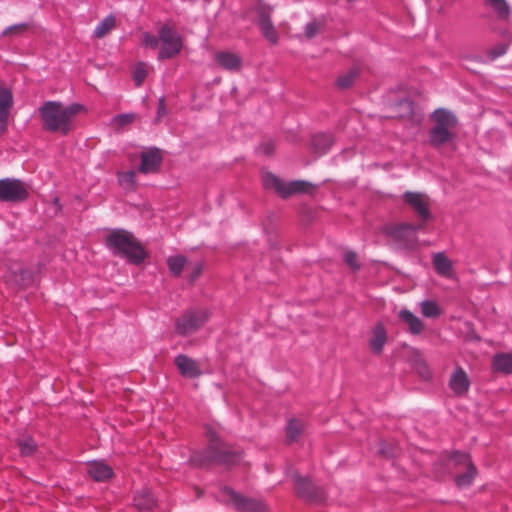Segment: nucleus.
<instances>
[{"label": "nucleus", "mask_w": 512, "mask_h": 512, "mask_svg": "<svg viewBox=\"0 0 512 512\" xmlns=\"http://www.w3.org/2000/svg\"><path fill=\"white\" fill-rule=\"evenodd\" d=\"M432 264L438 275L448 279L454 277L453 263L443 252L433 254Z\"/></svg>", "instance_id": "obj_23"}, {"label": "nucleus", "mask_w": 512, "mask_h": 512, "mask_svg": "<svg viewBox=\"0 0 512 512\" xmlns=\"http://www.w3.org/2000/svg\"><path fill=\"white\" fill-rule=\"evenodd\" d=\"M13 103V96L11 92L0 85V113L9 114V109Z\"/></svg>", "instance_id": "obj_34"}, {"label": "nucleus", "mask_w": 512, "mask_h": 512, "mask_svg": "<svg viewBox=\"0 0 512 512\" xmlns=\"http://www.w3.org/2000/svg\"><path fill=\"white\" fill-rule=\"evenodd\" d=\"M495 372L509 374L512 372V354H495L492 362Z\"/></svg>", "instance_id": "obj_26"}, {"label": "nucleus", "mask_w": 512, "mask_h": 512, "mask_svg": "<svg viewBox=\"0 0 512 512\" xmlns=\"http://www.w3.org/2000/svg\"><path fill=\"white\" fill-rule=\"evenodd\" d=\"M162 156L160 149L152 147L140 154V165L137 171L142 174L156 173L160 169Z\"/></svg>", "instance_id": "obj_13"}, {"label": "nucleus", "mask_w": 512, "mask_h": 512, "mask_svg": "<svg viewBox=\"0 0 512 512\" xmlns=\"http://www.w3.org/2000/svg\"><path fill=\"white\" fill-rule=\"evenodd\" d=\"M448 468H454L457 470L464 469V473H457L455 476V482L458 487H467L469 486L475 475L476 468L472 464L471 459L468 454L456 452L448 458L447 462Z\"/></svg>", "instance_id": "obj_9"}, {"label": "nucleus", "mask_w": 512, "mask_h": 512, "mask_svg": "<svg viewBox=\"0 0 512 512\" xmlns=\"http://www.w3.org/2000/svg\"><path fill=\"white\" fill-rule=\"evenodd\" d=\"M487 4L496 12L499 19H507L510 15V7L505 0H486Z\"/></svg>", "instance_id": "obj_32"}, {"label": "nucleus", "mask_w": 512, "mask_h": 512, "mask_svg": "<svg viewBox=\"0 0 512 512\" xmlns=\"http://www.w3.org/2000/svg\"><path fill=\"white\" fill-rule=\"evenodd\" d=\"M106 244L115 255L126 258L131 264H142L147 257L140 242L124 229H115L109 233Z\"/></svg>", "instance_id": "obj_4"}, {"label": "nucleus", "mask_w": 512, "mask_h": 512, "mask_svg": "<svg viewBox=\"0 0 512 512\" xmlns=\"http://www.w3.org/2000/svg\"><path fill=\"white\" fill-rule=\"evenodd\" d=\"M399 105H403V106H405V107L407 108V110H408V113H412V107H413V105H412V102H411V101H409V100H403V101H400V102H399Z\"/></svg>", "instance_id": "obj_48"}, {"label": "nucleus", "mask_w": 512, "mask_h": 512, "mask_svg": "<svg viewBox=\"0 0 512 512\" xmlns=\"http://www.w3.org/2000/svg\"><path fill=\"white\" fill-rule=\"evenodd\" d=\"M398 319L401 324L413 335H418L424 330L423 321L406 308L399 311Z\"/></svg>", "instance_id": "obj_22"}, {"label": "nucleus", "mask_w": 512, "mask_h": 512, "mask_svg": "<svg viewBox=\"0 0 512 512\" xmlns=\"http://www.w3.org/2000/svg\"><path fill=\"white\" fill-rule=\"evenodd\" d=\"M321 24L318 22H309L305 26V35L307 38H313L320 31Z\"/></svg>", "instance_id": "obj_42"}, {"label": "nucleus", "mask_w": 512, "mask_h": 512, "mask_svg": "<svg viewBox=\"0 0 512 512\" xmlns=\"http://www.w3.org/2000/svg\"><path fill=\"white\" fill-rule=\"evenodd\" d=\"M335 142V138L332 133L329 132H317L314 133L309 141V149L311 153L317 157L323 156L329 152Z\"/></svg>", "instance_id": "obj_16"}, {"label": "nucleus", "mask_w": 512, "mask_h": 512, "mask_svg": "<svg viewBox=\"0 0 512 512\" xmlns=\"http://www.w3.org/2000/svg\"><path fill=\"white\" fill-rule=\"evenodd\" d=\"M420 312L426 318L435 319L442 315V309L434 300H423L419 303Z\"/></svg>", "instance_id": "obj_28"}, {"label": "nucleus", "mask_w": 512, "mask_h": 512, "mask_svg": "<svg viewBox=\"0 0 512 512\" xmlns=\"http://www.w3.org/2000/svg\"><path fill=\"white\" fill-rule=\"evenodd\" d=\"M343 261L347 266H349L353 271H357L360 269V265L357 261V255L353 251H346L343 255Z\"/></svg>", "instance_id": "obj_39"}, {"label": "nucleus", "mask_w": 512, "mask_h": 512, "mask_svg": "<svg viewBox=\"0 0 512 512\" xmlns=\"http://www.w3.org/2000/svg\"><path fill=\"white\" fill-rule=\"evenodd\" d=\"M403 200L416 213L419 223L425 225L431 218L429 197L423 193L407 191L403 194Z\"/></svg>", "instance_id": "obj_11"}, {"label": "nucleus", "mask_w": 512, "mask_h": 512, "mask_svg": "<svg viewBox=\"0 0 512 512\" xmlns=\"http://www.w3.org/2000/svg\"><path fill=\"white\" fill-rule=\"evenodd\" d=\"M290 480H293L296 490L301 497L314 502L324 500L323 490L315 486L310 479L303 478L297 473L290 471Z\"/></svg>", "instance_id": "obj_12"}, {"label": "nucleus", "mask_w": 512, "mask_h": 512, "mask_svg": "<svg viewBox=\"0 0 512 512\" xmlns=\"http://www.w3.org/2000/svg\"><path fill=\"white\" fill-rule=\"evenodd\" d=\"M317 189V185L305 180L290 181V195L307 194L312 195Z\"/></svg>", "instance_id": "obj_27"}, {"label": "nucleus", "mask_w": 512, "mask_h": 512, "mask_svg": "<svg viewBox=\"0 0 512 512\" xmlns=\"http://www.w3.org/2000/svg\"><path fill=\"white\" fill-rule=\"evenodd\" d=\"M206 437L208 440V447L206 449L194 451L191 454V465L204 468L214 463L233 465L241 460V453L233 450L230 446L224 443L213 428H206Z\"/></svg>", "instance_id": "obj_2"}, {"label": "nucleus", "mask_w": 512, "mask_h": 512, "mask_svg": "<svg viewBox=\"0 0 512 512\" xmlns=\"http://www.w3.org/2000/svg\"><path fill=\"white\" fill-rule=\"evenodd\" d=\"M214 61L223 70L229 72H239L243 64V60L238 54L226 50L217 51Z\"/></svg>", "instance_id": "obj_17"}, {"label": "nucleus", "mask_w": 512, "mask_h": 512, "mask_svg": "<svg viewBox=\"0 0 512 512\" xmlns=\"http://www.w3.org/2000/svg\"><path fill=\"white\" fill-rule=\"evenodd\" d=\"M187 269L189 270V282L193 283L202 273L204 265L202 262L198 261L188 264Z\"/></svg>", "instance_id": "obj_38"}, {"label": "nucleus", "mask_w": 512, "mask_h": 512, "mask_svg": "<svg viewBox=\"0 0 512 512\" xmlns=\"http://www.w3.org/2000/svg\"><path fill=\"white\" fill-rule=\"evenodd\" d=\"M209 319L204 309H189L175 321V330L180 335H189L198 331Z\"/></svg>", "instance_id": "obj_8"}, {"label": "nucleus", "mask_w": 512, "mask_h": 512, "mask_svg": "<svg viewBox=\"0 0 512 512\" xmlns=\"http://www.w3.org/2000/svg\"><path fill=\"white\" fill-rule=\"evenodd\" d=\"M507 49H508L507 44L499 43L487 51V57L489 60L493 61V60L503 56L504 54H506Z\"/></svg>", "instance_id": "obj_37"}, {"label": "nucleus", "mask_w": 512, "mask_h": 512, "mask_svg": "<svg viewBox=\"0 0 512 512\" xmlns=\"http://www.w3.org/2000/svg\"><path fill=\"white\" fill-rule=\"evenodd\" d=\"M87 474L96 482H106L114 476L113 469L100 460H94L87 464Z\"/></svg>", "instance_id": "obj_20"}, {"label": "nucleus", "mask_w": 512, "mask_h": 512, "mask_svg": "<svg viewBox=\"0 0 512 512\" xmlns=\"http://www.w3.org/2000/svg\"><path fill=\"white\" fill-rule=\"evenodd\" d=\"M291 141H293V142H297V141H299V140H298L295 136H293V137H291V136H290V142H291Z\"/></svg>", "instance_id": "obj_50"}, {"label": "nucleus", "mask_w": 512, "mask_h": 512, "mask_svg": "<svg viewBox=\"0 0 512 512\" xmlns=\"http://www.w3.org/2000/svg\"><path fill=\"white\" fill-rule=\"evenodd\" d=\"M306 425L302 420L290 419V444L302 439Z\"/></svg>", "instance_id": "obj_31"}, {"label": "nucleus", "mask_w": 512, "mask_h": 512, "mask_svg": "<svg viewBox=\"0 0 512 512\" xmlns=\"http://www.w3.org/2000/svg\"><path fill=\"white\" fill-rule=\"evenodd\" d=\"M147 72L142 65L136 67L133 73V79L137 86H140L146 78Z\"/></svg>", "instance_id": "obj_41"}, {"label": "nucleus", "mask_w": 512, "mask_h": 512, "mask_svg": "<svg viewBox=\"0 0 512 512\" xmlns=\"http://www.w3.org/2000/svg\"><path fill=\"white\" fill-rule=\"evenodd\" d=\"M419 374L424 378V379H429L430 376H431V373L428 369V367L425 365V364H420L419 365Z\"/></svg>", "instance_id": "obj_47"}, {"label": "nucleus", "mask_w": 512, "mask_h": 512, "mask_svg": "<svg viewBox=\"0 0 512 512\" xmlns=\"http://www.w3.org/2000/svg\"><path fill=\"white\" fill-rule=\"evenodd\" d=\"M449 387L457 396H463L468 392L470 380L467 373L461 367H457L451 374Z\"/></svg>", "instance_id": "obj_21"}, {"label": "nucleus", "mask_w": 512, "mask_h": 512, "mask_svg": "<svg viewBox=\"0 0 512 512\" xmlns=\"http://www.w3.org/2000/svg\"><path fill=\"white\" fill-rule=\"evenodd\" d=\"M115 26V19L112 16H108L103 19L95 28L94 36L96 38H102L109 33Z\"/></svg>", "instance_id": "obj_33"}, {"label": "nucleus", "mask_w": 512, "mask_h": 512, "mask_svg": "<svg viewBox=\"0 0 512 512\" xmlns=\"http://www.w3.org/2000/svg\"><path fill=\"white\" fill-rule=\"evenodd\" d=\"M256 22L263 36L271 43L277 42V34L270 20V8L259 3L256 7Z\"/></svg>", "instance_id": "obj_14"}, {"label": "nucleus", "mask_w": 512, "mask_h": 512, "mask_svg": "<svg viewBox=\"0 0 512 512\" xmlns=\"http://www.w3.org/2000/svg\"><path fill=\"white\" fill-rule=\"evenodd\" d=\"M431 120L434 123L428 132L431 147L440 149L454 141L458 118L451 110L438 108L431 114Z\"/></svg>", "instance_id": "obj_5"}, {"label": "nucleus", "mask_w": 512, "mask_h": 512, "mask_svg": "<svg viewBox=\"0 0 512 512\" xmlns=\"http://www.w3.org/2000/svg\"><path fill=\"white\" fill-rule=\"evenodd\" d=\"M175 364L182 376L195 378L202 374V367L199 362L193 360L186 354H178Z\"/></svg>", "instance_id": "obj_19"}, {"label": "nucleus", "mask_w": 512, "mask_h": 512, "mask_svg": "<svg viewBox=\"0 0 512 512\" xmlns=\"http://www.w3.org/2000/svg\"><path fill=\"white\" fill-rule=\"evenodd\" d=\"M28 190L24 182L15 178L0 179V201L18 203L28 198Z\"/></svg>", "instance_id": "obj_10"}, {"label": "nucleus", "mask_w": 512, "mask_h": 512, "mask_svg": "<svg viewBox=\"0 0 512 512\" xmlns=\"http://www.w3.org/2000/svg\"><path fill=\"white\" fill-rule=\"evenodd\" d=\"M462 60L463 61H469V60H477V61H482V59L478 56H475V57H471V56H463L462 57Z\"/></svg>", "instance_id": "obj_49"}, {"label": "nucleus", "mask_w": 512, "mask_h": 512, "mask_svg": "<svg viewBox=\"0 0 512 512\" xmlns=\"http://www.w3.org/2000/svg\"><path fill=\"white\" fill-rule=\"evenodd\" d=\"M166 113H167V110H166L165 100H164V98H161L158 103L157 118L158 119L162 118L164 115H166Z\"/></svg>", "instance_id": "obj_45"}, {"label": "nucleus", "mask_w": 512, "mask_h": 512, "mask_svg": "<svg viewBox=\"0 0 512 512\" xmlns=\"http://www.w3.org/2000/svg\"><path fill=\"white\" fill-rule=\"evenodd\" d=\"M217 499L233 506L239 512H266V505L257 499L244 497L228 486H221Z\"/></svg>", "instance_id": "obj_7"}, {"label": "nucleus", "mask_w": 512, "mask_h": 512, "mask_svg": "<svg viewBox=\"0 0 512 512\" xmlns=\"http://www.w3.org/2000/svg\"><path fill=\"white\" fill-rule=\"evenodd\" d=\"M84 109L83 105H64L59 101H45L38 109L42 128L51 133L68 135L74 127V118Z\"/></svg>", "instance_id": "obj_1"}, {"label": "nucleus", "mask_w": 512, "mask_h": 512, "mask_svg": "<svg viewBox=\"0 0 512 512\" xmlns=\"http://www.w3.org/2000/svg\"><path fill=\"white\" fill-rule=\"evenodd\" d=\"M358 75V70L356 68L351 69L344 75H341L337 79V86L341 89L349 88L356 79Z\"/></svg>", "instance_id": "obj_35"}, {"label": "nucleus", "mask_w": 512, "mask_h": 512, "mask_svg": "<svg viewBox=\"0 0 512 512\" xmlns=\"http://www.w3.org/2000/svg\"><path fill=\"white\" fill-rule=\"evenodd\" d=\"M137 170H129L117 173V180L121 187L125 190L132 191L136 188Z\"/></svg>", "instance_id": "obj_29"}, {"label": "nucleus", "mask_w": 512, "mask_h": 512, "mask_svg": "<svg viewBox=\"0 0 512 512\" xmlns=\"http://www.w3.org/2000/svg\"><path fill=\"white\" fill-rule=\"evenodd\" d=\"M167 265H168L170 272L174 276H180L183 269L185 267H187L188 262H187L186 257H184L182 255H176V256H170L167 259Z\"/></svg>", "instance_id": "obj_30"}, {"label": "nucleus", "mask_w": 512, "mask_h": 512, "mask_svg": "<svg viewBox=\"0 0 512 512\" xmlns=\"http://www.w3.org/2000/svg\"><path fill=\"white\" fill-rule=\"evenodd\" d=\"M274 151V144L271 141L263 142L256 148L258 154H264L267 156L272 155Z\"/></svg>", "instance_id": "obj_43"}, {"label": "nucleus", "mask_w": 512, "mask_h": 512, "mask_svg": "<svg viewBox=\"0 0 512 512\" xmlns=\"http://www.w3.org/2000/svg\"><path fill=\"white\" fill-rule=\"evenodd\" d=\"M387 340V331L382 323H377L373 328L371 338L369 340L371 348L375 352L383 349Z\"/></svg>", "instance_id": "obj_25"}, {"label": "nucleus", "mask_w": 512, "mask_h": 512, "mask_svg": "<svg viewBox=\"0 0 512 512\" xmlns=\"http://www.w3.org/2000/svg\"><path fill=\"white\" fill-rule=\"evenodd\" d=\"M8 114L0 113V136H2L7 130Z\"/></svg>", "instance_id": "obj_46"}, {"label": "nucleus", "mask_w": 512, "mask_h": 512, "mask_svg": "<svg viewBox=\"0 0 512 512\" xmlns=\"http://www.w3.org/2000/svg\"><path fill=\"white\" fill-rule=\"evenodd\" d=\"M18 446L20 448L21 454L24 456H29V455L33 454V452L36 449V443L30 437H26V438L19 440Z\"/></svg>", "instance_id": "obj_36"}, {"label": "nucleus", "mask_w": 512, "mask_h": 512, "mask_svg": "<svg viewBox=\"0 0 512 512\" xmlns=\"http://www.w3.org/2000/svg\"><path fill=\"white\" fill-rule=\"evenodd\" d=\"M134 116L132 114H119L115 117V122L119 125H126L133 121Z\"/></svg>", "instance_id": "obj_44"}, {"label": "nucleus", "mask_w": 512, "mask_h": 512, "mask_svg": "<svg viewBox=\"0 0 512 512\" xmlns=\"http://www.w3.org/2000/svg\"><path fill=\"white\" fill-rule=\"evenodd\" d=\"M141 40L145 48L159 50L157 56L159 61L175 58L183 48L182 36L169 24L161 25L158 28L157 35L150 32L142 33Z\"/></svg>", "instance_id": "obj_3"}, {"label": "nucleus", "mask_w": 512, "mask_h": 512, "mask_svg": "<svg viewBox=\"0 0 512 512\" xmlns=\"http://www.w3.org/2000/svg\"><path fill=\"white\" fill-rule=\"evenodd\" d=\"M134 505L140 511H150L155 506V498L149 489H142L134 496Z\"/></svg>", "instance_id": "obj_24"}, {"label": "nucleus", "mask_w": 512, "mask_h": 512, "mask_svg": "<svg viewBox=\"0 0 512 512\" xmlns=\"http://www.w3.org/2000/svg\"><path fill=\"white\" fill-rule=\"evenodd\" d=\"M26 29H27V24H25V23L15 24V25L6 27L2 32V36H10L12 34H18V33L23 32Z\"/></svg>", "instance_id": "obj_40"}, {"label": "nucleus", "mask_w": 512, "mask_h": 512, "mask_svg": "<svg viewBox=\"0 0 512 512\" xmlns=\"http://www.w3.org/2000/svg\"><path fill=\"white\" fill-rule=\"evenodd\" d=\"M424 227L423 223L389 224L385 226L384 233L394 242L398 249L414 250L418 246L417 232Z\"/></svg>", "instance_id": "obj_6"}, {"label": "nucleus", "mask_w": 512, "mask_h": 512, "mask_svg": "<svg viewBox=\"0 0 512 512\" xmlns=\"http://www.w3.org/2000/svg\"><path fill=\"white\" fill-rule=\"evenodd\" d=\"M261 180L266 190L275 192L283 199L288 198V184L275 174L263 169L261 171Z\"/></svg>", "instance_id": "obj_18"}, {"label": "nucleus", "mask_w": 512, "mask_h": 512, "mask_svg": "<svg viewBox=\"0 0 512 512\" xmlns=\"http://www.w3.org/2000/svg\"><path fill=\"white\" fill-rule=\"evenodd\" d=\"M38 280V275L30 268L17 266L9 271L7 281L13 283L19 288H26L34 285Z\"/></svg>", "instance_id": "obj_15"}]
</instances>
